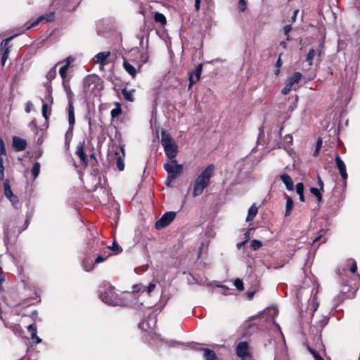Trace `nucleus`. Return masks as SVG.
Here are the masks:
<instances>
[{
    "mask_svg": "<svg viewBox=\"0 0 360 360\" xmlns=\"http://www.w3.org/2000/svg\"><path fill=\"white\" fill-rule=\"evenodd\" d=\"M214 172V165L210 164L196 177L193 184L192 195L193 197L199 196L203 193L204 190L209 186Z\"/></svg>",
    "mask_w": 360,
    "mask_h": 360,
    "instance_id": "1",
    "label": "nucleus"
},
{
    "mask_svg": "<svg viewBox=\"0 0 360 360\" xmlns=\"http://www.w3.org/2000/svg\"><path fill=\"white\" fill-rule=\"evenodd\" d=\"M99 297L105 304L111 306H121L124 301L115 292V288L109 283H103L100 286Z\"/></svg>",
    "mask_w": 360,
    "mask_h": 360,
    "instance_id": "2",
    "label": "nucleus"
},
{
    "mask_svg": "<svg viewBox=\"0 0 360 360\" xmlns=\"http://www.w3.org/2000/svg\"><path fill=\"white\" fill-rule=\"evenodd\" d=\"M80 1L81 0H52L51 8L54 11H51L49 15L46 14V22L54 20L53 15L56 12L59 13L63 10L75 11Z\"/></svg>",
    "mask_w": 360,
    "mask_h": 360,
    "instance_id": "3",
    "label": "nucleus"
},
{
    "mask_svg": "<svg viewBox=\"0 0 360 360\" xmlns=\"http://www.w3.org/2000/svg\"><path fill=\"white\" fill-rule=\"evenodd\" d=\"M161 144L166 156L169 159H176L178 153V145L172 136L165 130L161 131Z\"/></svg>",
    "mask_w": 360,
    "mask_h": 360,
    "instance_id": "4",
    "label": "nucleus"
},
{
    "mask_svg": "<svg viewBox=\"0 0 360 360\" xmlns=\"http://www.w3.org/2000/svg\"><path fill=\"white\" fill-rule=\"evenodd\" d=\"M169 160H171L170 162L165 163L164 165V168L168 174L167 186H169L170 183L177 178L183 170V165L178 164L176 159Z\"/></svg>",
    "mask_w": 360,
    "mask_h": 360,
    "instance_id": "5",
    "label": "nucleus"
},
{
    "mask_svg": "<svg viewBox=\"0 0 360 360\" xmlns=\"http://www.w3.org/2000/svg\"><path fill=\"white\" fill-rule=\"evenodd\" d=\"M24 30L21 31L20 33L15 34L5 39H4L1 42V64L4 66L9 57V54L11 52V46L9 45V42L14 39L15 37L22 33Z\"/></svg>",
    "mask_w": 360,
    "mask_h": 360,
    "instance_id": "6",
    "label": "nucleus"
},
{
    "mask_svg": "<svg viewBox=\"0 0 360 360\" xmlns=\"http://www.w3.org/2000/svg\"><path fill=\"white\" fill-rule=\"evenodd\" d=\"M141 13L143 16L145 22L152 19H154L155 22H166V18L159 12H154L149 8H141Z\"/></svg>",
    "mask_w": 360,
    "mask_h": 360,
    "instance_id": "7",
    "label": "nucleus"
},
{
    "mask_svg": "<svg viewBox=\"0 0 360 360\" xmlns=\"http://www.w3.org/2000/svg\"><path fill=\"white\" fill-rule=\"evenodd\" d=\"M302 75L300 72H295L292 76L289 77L287 79L285 86L282 89V94L284 95L288 94L292 89H296V86L300 81Z\"/></svg>",
    "mask_w": 360,
    "mask_h": 360,
    "instance_id": "8",
    "label": "nucleus"
},
{
    "mask_svg": "<svg viewBox=\"0 0 360 360\" xmlns=\"http://www.w3.org/2000/svg\"><path fill=\"white\" fill-rule=\"evenodd\" d=\"M176 212H165L161 218L155 223V228L157 229H162L167 226L175 218Z\"/></svg>",
    "mask_w": 360,
    "mask_h": 360,
    "instance_id": "9",
    "label": "nucleus"
},
{
    "mask_svg": "<svg viewBox=\"0 0 360 360\" xmlns=\"http://www.w3.org/2000/svg\"><path fill=\"white\" fill-rule=\"evenodd\" d=\"M202 64H199L196 68L190 73L188 89H191L194 84L199 81L202 73Z\"/></svg>",
    "mask_w": 360,
    "mask_h": 360,
    "instance_id": "10",
    "label": "nucleus"
},
{
    "mask_svg": "<svg viewBox=\"0 0 360 360\" xmlns=\"http://www.w3.org/2000/svg\"><path fill=\"white\" fill-rule=\"evenodd\" d=\"M110 56V51H103L97 53L94 58V61L95 63H98L101 65V68L106 65L108 63V58Z\"/></svg>",
    "mask_w": 360,
    "mask_h": 360,
    "instance_id": "11",
    "label": "nucleus"
},
{
    "mask_svg": "<svg viewBox=\"0 0 360 360\" xmlns=\"http://www.w3.org/2000/svg\"><path fill=\"white\" fill-rule=\"evenodd\" d=\"M323 47V44H320L318 49L314 50V49H311L309 50V51L307 56V58H306V60L309 63V65H312L314 58L316 56H317L318 57L321 56Z\"/></svg>",
    "mask_w": 360,
    "mask_h": 360,
    "instance_id": "12",
    "label": "nucleus"
},
{
    "mask_svg": "<svg viewBox=\"0 0 360 360\" xmlns=\"http://www.w3.org/2000/svg\"><path fill=\"white\" fill-rule=\"evenodd\" d=\"M335 162L336 165L340 171L341 177L344 181H346L347 178V173L346 170V166L345 162L342 161V160L340 158V157L337 155L335 157Z\"/></svg>",
    "mask_w": 360,
    "mask_h": 360,
    "instance_id": "13",
    "label": "nucleus"
},
{
    "mask_svg": "<svg viewBox=\"0 0 360 360\" xmlns=\"http://www.w3.org/2000/svg\"><path fill=\"white\" fill-rule=\"evenodd\" d=\"M236 354L239 357L244 358L249 355L248 345L246 342H240L236 347Z\"/></svg>",
    "mask_w": 360,
    "mask_h": 360,
    "instance_id": "14",
    "label": "nucleus"
},
{
    "mask_svg": "<svg viewBox=\"0 0 360 360\" xmlns=\"http://www.w3.org/2000/svg\"><path fill=\"white\" fill-rule=\"evenodd\" d=\"M27 146V142L25 139L18 136L13 138V147L16 151H22L25 150Z\"/></svg>",
    "mask_w": 360,
    "mask_h": 360,
    "instance_id": "15",
    "label": "nucleus"
},
{
    "mask_svg": "<svg viewBox=\"0 0 360 360\" xmlns=\"http://www.w3.org/2000/svg\"><path fill=\"white\" fill-rule=\"evenodd\" d=\"M76 154L80 158L84 166H87L88 165V158L84 151V143H79L77 146Z\"/></svg>",
    "mask_w": 360,
    "mask_h": 360,
    "instance_id": "16",
    "label": "nucleus"
},
{
    "mask_svg": "<svg viewBox=\"0 0 360 360\" xmlns=\"http://www.w3.org/2000/svg\"><path fill=\"white\" fill-rule=\"evenodd\" d=\"M68 123L71 127H74L75 124V108L73 105V101L68 102Z\"/></svg>",
    "mask_w": 360,
    "mask_h": 360,
    "instance_id": "17",
    "label": "nucleus"
},
{
    "mask_svg": "<svg viewBox=\"0 0 360 360\" xmlns=\"http://www.w3.org/2000/svg\"><path fill=\"white\" fill-rule=\"evenodd\" d=\"M281 180L285 185L287 190L293 191L294 184L291 177L288 174H283L280 176Z\"/></svg>",
    "mask_w": 360,
    "mask_h": 360,
    "instance_id": "18",
    "label": "nucleus"
},
{
    "mask_svg": "<svg viewBox=\"0 0 360 360\" xmlns=\"http://www.w3.org/2000/svg\"><path fill=\"white\" fill-rule=\"evenodd\" d=\"M123 68L132 78L136 77L137 74L136 69L126 60L123 62Z\"/></svg>",
    "mask_w": 360,
    "mask_h": 360,
    "instance_id": "19",
    "label": "nucleus"
},
{
    "mask_svg": "<svg viewBox=\"0 0 360 360\" xmlns=\"http://www.w3.org/2000/svg\"><path fill=\"white\" fill-rule=\"evenodd\" d=\"M201 351L203 352V357L205 360H217L216 353L207 348H201Z\"/></svg>",
    "mask_w": 360,
    "mask_h": 360,
    "instance_id": "20",
    "label": "nucleus"
},
{
    "mask_svg": "<svg viewBox=\"0 0 360 360\" xmlns=\"http://www.w3.org/2000/svg\"><path fill=\"white\" fill-rule=\"evenodd\" d=\"M4 195L7 198H10L13 195H15L11 188L10 182L8 179H5L4 181Z\"/></svg>",
    "mask_w": 360,
    "mask_h": 360,
    "instance_id": "21",
    "label": "nucleus"
},
{
    "mask_svg": "<svg viewBox=\"0 0 360 360\" xmlns=\"http://www.w3.org/2000/svg\"><path fill=\"white\" fill-rule=\"evenodd\" d=\"M27 330L30 334L32 340H36V343L41 342V340L37 336V329L34 324H30L27 326Z\"/></svg>",
    "mask_w": 360,
    "mask_h": 360,
    "instance_id": "22",
    "label": "nucleus"
},
{
    "mask_svg": "<svg viewBox=\"0 0 360 360\" xmlns=\"http://www.w3.org/2000/svg\"><path fill=\"white\" fill-rule=\"evenodd\" d=\"M258 212V208L252 205L248 210V216L246 217V221H250L254 219Z\"/></svg>",
    "mask_w": 360,
    "mask_h": 360,
    "instance_id": "23",
    "label": "nucleus"
},
{
    "mask_svg": "<svg viewBox=\"0 0 360 360\" xmlns=\"http://www.w3.org/2000/svg\"><path fill=\"white\" fill-rule=\"evenodd\" d=\"M293 200L290 196L286 197V205H285V216L288 217L290 216L291 214V212L293 209Z\"/></svg>",
    "mask_w": 360,
    "mask_h": 360,
    "instance_id": "24",
    "label": "nucleus"
},
{
    "mask_svg": "<svg viewBox=\"0 0 360 360\" xmlns=\"http://www.w3.org/2000/svg\"><path fill=\"white\" fill-rule=\"evenodd\" d=\"M12 238L11 231L9 230L8 227L4 229V243L5 245H7L10 242Z\"/></svg>",
    "mask_w": 360,
    "mask_h": 360,
    "instance_id": "25",
    "label": "nucleus"
},
{
    "mask_svg": "<svg viewBox=\"0 0 360 360\" xmlns=\"http://www.w3.org/2000/svg\"><path fill=\"white\" fill-rule=\"evenodd\" d=\"M40 170V165L39 162H35L32 168V174L33 175L34 179H36L39 174Z\"/></svg>",
    "mask_w": 360,
    "mask_h": 360,
    "instance_id": "26",
    "label": "nucleus"
},
{
    "mask_svg": "<svg viewBox=\"0 0 360 360\" xmlns=\"http://www.w3.org/2000/svg\"><path fill=\"white\" fill-rule=\"evenodd\" d=\"M122 94L124 96V98L127 100V101H133L134 100V98H133V94H132V92L130 91H128L126 89H124L122 91Z\"/></svg>",
    "mask_w": 360,
    "mask_h": 360,
    "instance_id": "27",
    "label": "nucleus"
},
{
    "mask_svg": "<svg viewBox=\"0 0 360 360\" xmlns=\"http://www.w3.org/2000/svg\"><path fill=\"white\" fill-rule=\"evenodd\" d=\"M310 192L316 197L318 202L321 201L322 195H321L319 189H318L316 188H311Z\"/></svg>",
    "mask_w": 360,
    "mask_h": 360,
    "instance_id": "28",
    "label": "nucleus"
},
{
    "mask_svg": "<svg viewBox=\"0 0 360 360\" xmlns=\"http://www.w3.org/2000/svg\"><path fill=\"white\" fill-rule=\"evenodd\" d=\"M116 166L120 171H123L124 169V160L122 157L119 156L116 160Z\"/></svg>",
    "mask_w": 360,
    "mask_h": 360,
    "instance_id": "29",
    "label": "nucleus"
},
{
    "mask_svg": "<svg viewBox=\"0 0 360 360\" xmlns=\"http://www.w3.org/2000/svg\"><path fill=\"white\" fill-rule=\"evenodd\" d=\"M8 199L15 209L19 208V200L16 195H13L12 197Z\"/></svg>",
    "mask_w": 360,
    "mask_h": 360,
    "instance_id": "30",
    "label": "nucleus"
},
{
    "mask_svg": "<svg viewBox=\"0 0 360 360\" xmlns=\"http://www.w3.org/2000/svg\"><path fill=\"white\" fill-rule=\"evenodd\" d=\"M262 245V243L257 239H254L251 241L250 246L254 250H257Z\"/></svg>",
    "mask_w": 360,
    "mask_h": 360,
    "instance_id": "31",
    "label": "nucleus"
},
{
    "mask_svg": "<svg viewBox=\"0 0 360 360\" xmlns=\"http://www.w3.org/2000/svg\"><path fill=\"white\" fill-rule=\"evenodd\" d=\"M132 288H133V291L134 292H143L146 291V286H144L142 284L134 285Z\"/></svg>",
    "mask_w": 360,
    "mask_h": 360,
    "instance_id": "32",
    "label": "nucleus"
},
{
    "mask_svg": "<svg viewBox=\"0 0 360 360\" xmlns=\"http://www.w3.org/2000/svg\"><path fill=\"white\" fill-rule=\"evenodd\" d=\"M94 78L92 77H87L84 80V87L85 89H89L91 84H94Z\"/></svg>",
    "mask_w": 360,
    "mask_h": 360,
    "instance_id": "33",
    "label": "nucleus"
},
{
    "mask_svg": "<svg viewBox=\"0 0 360 360\" xmlns=\"http://www.w3.org/2000/svg\"><path fill=\"white\" fill-rule=\"evenodd\" d=\"M234 285L238 290H243L244 289L243 281L240 278L235 280Z\"/></svg>",
    "mask_w": 360,
    "mask_h": 360,
    "instance_id": "34",
    "label": "nucleus"
},
{
    "mask_svg": "<svg viewBox=\"0 0 360 360\" xmlns=\"http://www.w3.org/2000/svg\"><path fill=\"white\" fill-rule=\"evenodd\" d=\"M68 68L69 67L65 65H63V66L60 67V68L59 70V74L63 79H64L66 77V73H67V70H68Z\"/></svg>",
    "mask_w": 360,
    "mask_h": 360,
    "instance_id": "35",
    "label": "nucleus"
},
{
    "mask_svg": "<svg viewBox=\"0 0 360 360\" xmlns=\"http://www.w3.org/2000/svg\"><path fill=\"white\" fill-rule=\"evenodd\" d=\"M109 255H107L105 256L104 255H98L94 260V264H99L101 262H104L108 257Z\"/></svg>",
    "mask_w": 360,
    "mask_h": 360,
    "instance_id": "36",
    "label": "nucleus"
},
{
    "mask_svg": "<svg viewBox=\"0 0 360 360\" xmlns=\"http://www.w3.org/2000/svg\"><path fill=\"white\" fill-rule=\"evenodd\" d=\"M121 108L120 107L112 109L110 112V115L112 118H115L121 114Z\"/></svg>",
    "mask_w": 360,
    "mask_h": 360,
    "instance_id": "37",
    "label": "nucleus"
},
{
    "mask_svg": "<svg viewBox=\"0 0 360 360\" xmlns=\"http://www.w3.org/2000/svg\"><path fill=\"white\" fill-rule=\"evenodd\" d=\"M2 155H6V148L3 139L0 138V157Z\"/></svg>",
    "mask_w": 360,
    "mask_h": 360,
    "instance_id": "38",
    "label": "nucleus"
},
{
    "mask_svg": "<svg viewBox=\"0 0 360 360\" xmlns=\"http://www.w3.org/2000/svg\"><path fill=\"white\" fill-rule=\"evenodd\" d=\"M296 192L298 195L304 193V184L302 183L297 184Z\"/></svg>",
    "mask_w": 360,
    "mask_h": 360,
    "instance_id": "39",
    "label": "nucleus"
},
{
    "mask_svg": "<svg viewBox=\"0 0 360 360\" xmlns=\"http://www.w3.org/2000/svg\"><path fill=\"white\" fill-rule=\"evenodd\" d=\"M309 351L314 356L315 360H324L314 349L309 348Z\"/></svg>",
    "mask_w": 360,
    "mask_h": 360,
    "instance_id": "40",
    "label": "nucleus"
},
{
    "mask_svg": "<svg viewBox=\"0 0 360 360\" xmlns=\"http://www.w3.org/2000/svg\"><path fill=\"white\" fill-rule=\"evenodd\" d=\"M73 128L71 127L70 125H69V128L65 134V139L68 141V139H71L72 137V133H73Z\"/></svg>",
    "mask_w": 360,
    "mask_h": 360,
    "instance_id": "41",
    "label": "nucleus"
},
{
    "mask_svg": "<svg viewBox=\"0 0 360 360\" xmlns=\"http://www.w3.org/2000/svg\"><path fill=\"white\" fill-rule=\"evenodd\" d=\"M247 4L245 0H239L238 8L241 11H244L246 9Z\"/></svg>",
    "mask_w": 360,
    "mask_h": 360,
    "instance_id": "42",
    "label": "nucleus"
},
{
    "mask_svg": "<svg viewBox=\"0 0 360 360\" xmlns=\"http://www.w3.org/2000/svg\"><path fill=\"white\" fill-rule=\"evenodd\" d=\"M65 91H66V94H67L68 102H70V101H72V94H72L70 88V87H65Z\"/></svg>",
    "mask_w": 360,
    "mask_h": 360,
    "instance_id": "43",
    "label": "nucleus"
},
{
    "mask_svg": "<svg viewBox=\"0 0 360 360\" xmlns=\"http://www.w3.org/2000/svg\"><path fill=\"white\" fill-rule=\"evenodd\" d=\"M4 167L3 158H2V157H0V178L1 179H3L4 176Z\"/></svg>",
    "mask_w": 360,
    "mask_h": 360,
    "instance_id": "44",
    "label": "nucleus"
},
{
    "mask_svg": "<svg viewBox=\"0 0 360 360\" xmlns=\"http://www.w3.org/2000/svg\"><path fill=\"white\" fill-rule=\"evenodd\" d=\"M149 59V56L147 52L143 53L141 56V60L142 64H144L148 62Z\"/></svg>",
    "mask_w": 360,
    "mask_h": 360,
    "instance_id": "45",
    "label": "nucleus"
},
{
    "mask_svg": "<svg viewBox=\"0 0 360 360\" xmlns=\"http://www.w3.org/2000/svg\"><path fill=\"white\" fill-rule=\"evenodd\" d=\"M110 249H111L113 251H118V252H120V245L115 242L114 241L112 243V246H109L108 247Z\"/></svg>",
    "mask_w": 360,
    "mask_h": 360,
    "instance_id": "46",
    "label": "nucleus"
},
{
    "mask_svg": "<svg viewBox=\"0 0 360 360\" xmlns=\"http://www.w3.org/2000/svg\"><path fill=\"white\" fill-rule=\"evenodd\" d=\"M155 283H150L148 286H146V291L148 292V294H150L153 290L155 288Z\"/></svg>",
    "mask_w": 360,
    "mask_h": 360,
    "instance_id": "47",
    "label": "nucleus"
},
{
    "mask_svg": "<svg viewBox=\"0 0 360 360\" xmlns=\"http://www.w3.org/2000/svg\"><path fill=\"white\" fill-rule=\"evenodd\" d=\"M32 107H33L32 103L30 101H28V102L26 103V106H25V112H26L27 113H29V112L32 110Z\"/></svg>",
    "mask_w": 360,
    "mask_h": 360,
    "instance_id": "48",
    "label": "nucleus"
},
{
    "mask_svg": "<svg viewBox=\"0 0 360 360\" xmlns=\"http://www.w3.org/2000/svg\"><path fill=\"white\" fill-rule=\"evenodd\" d=\"M315 294H316V292ZM312 303H313V307H314L313 312H314L318 309V307H319V303L316 301V295H314Z\"/></svg>",
    "mask_w": 360,
    "mask_h": 360,
    "instance_id": "49",
    "label": "nucleus"
},
{
    "mask_svg": "<svg viewBox=\"0 0 360 360\" xmlns=\"http://www.w3.org/2000/svg\"><path fill=\"white\" fill-rule=\"evenodd\" d=\"M291 29H292L291 25H287L286 26H285L283 28V32H284L285 35H288V34L291 30Z\"/></svg>",
    "mask_w": 360,
    "mask_h": 360,
    "instance_id": "50",
    "label": "nucleus"
},
{
    "mask_svg": "<svg viewBox=\"0 0 360 360\" xmlns=\"http://www.w3.org/2000/svg\"><path fill=\"white\" fill-rule=\"evenodd\" d=\"M281 65H282V62H281V58H279L278 59V60L276 61V68H278V69H277V70H276V75H278V72H279V71H280L279 68H280V67L281 66Z\"/></svg>",
    "mask_w": 360,
    "mask_h": 360,
    "instance_id": "51",
    "label": "nucleus"
},
{
    "mask_svg": "<svg viewBox=\"0 0 360 360\" xmlns=\"http://www.w3.org/2000/svg\"><path fill=\"white\" fill-rule=\"evenodd\" d=\"M65 65H68V67L70 66V63L74 61V58L71 56H69L66 59H65Z\"/></svg>",
    "mask_w": 360,
    "mask_h": 360,
    "instance_id": "52",
    "label": "nucleus"
},
{
    "mask_svg": "<svg viewBox=\"0 0 360 360\" xmlns=\"http://www.w3.org/2000/svg\"><path fill=\"white\" fill-rule=\"evenodd\" d=\"M318 184L320 186V189L323 191L324 184L319 176H318Z\"/></svg>",
    "mask_w": 360,
    "mask_h": 360,
    "instance_id": "53",
    "label": "nucleus"
},
{
    "mask_svg": "<svg viewBox=\"0 0 360 360\" xmlns=\"http://www.w3.org/2000/svg\"><path fill=\"white\" fill-rule=\"evenodd\" d=\"M357 270V266L356 263H354L352 266L350 267V271L353 274L356 273Z\"/></svg>",
    "mask_w": 360,
    "mask_h": 360,
    "instance_id": "54",
    "label": "nucleus"
},
{
    "mask_svg": "<svg viewBox=\"0 0 360 360\" xmlns=\"http://www.w3.org/2000/svg\"><path fill=\"white\" fill-rule=\"evenodd\" d=\"M28 224H29V219H27L25 221V225H24V227L21 229H19L18 230V233H20V232H22L23 230L26 229L28 226Z\"/></svg>",
    "mask_w": 360,
    "mask_h": 360,
    "instance_id": "55",
    "label": "nucleus"
},
{
    "mask_svg": "<svg viewBox=\"0 0 360 360\" xmlns=\"http://www.w3.org/2000/svg\"><path fill=\"white\" fill-rule=\"evenodd\" d=\"M42 106H41V114L44 117H45V101L42 99Z\"/></svg>",
    "mask_w": 360,
    "mask_h": 360,
    "instance_id": "56",
    "label": "nucleus"
},
{
    "mask_svg": "<svg viewBox=\"0 0 360 360\" xmlns=\"http://www.w3.org/2000/svg\"><path fill=\"white\" fill-rule=\"evenodd\" d=\"M322 145V139L321 138H319L316 142V148L321 149Z\"/></svg>",
    "mask_w": 360,
    "mask_h": 360,
    "instance_id": "57",
    "label": "nucleus"
},
{
    "mask_svg": "<svg viewBox=\"0 0 360 360\" xmlns=\"http://www.w3.org/2000/svg\"><path fill=\"white\" fill-rule=\"evenodd\" d=\"M247 243V240L243 241V242H240V243H237L236 245V247L238 249H240L243 245H244L245 243Z\"/></svg>",
    "mask_w": 360,
    "mask_h": 360,
    "instance_id": "58",
    "label": "nucleus"
},
{
    "mask_svg": "<svg viewBox=\"0 0 360 360\" xmlns=\"http://www.w3.org/2000/svg\"><path fill=\"white\" fill-rule=\"evenodd\" d=\"M322 237V234H319L313 240V243L315 244L316 242H318Z\"/></svg>",
    "mask_w": 360,
    "mask_h": 360,
    "instance_id": "59",
    "label": "nucleus"
},
{
    "mask_svg": "<svg viewBox=\"0 0 360 360\" xmlns=\"http://www.w3.org/2000/svg\"><path fill=\"white\" fill-rule=\"evenodd\" d=\"M200 0H195V6L197 10L200 8Z\"/></svg>",
    "mask_w": 360,
    "mask_h": 360,
    "instance_id": "60",
    "label": "nucleus"
},
{
    "mask_svg": "<svg viewBox=\"0 0 360 360\" xmlns=\"http://www.w3.org/2000/svg\"><path fill=\"white\" fill-rule=\"evenodd\" d=\"M298 13H299L298 10L294 11L293 15L291 17L292 21H295V18Z\"/></svg>",
    "mask_w": 360,
    "mask_h": 360,
    "instance_id": "61",
    "label": "nucleus"
},
{
    "mask_svg": "<svg viewBox=\"0 0 360 360\" xmlns=\"http://www.w3.org/2000/svg\"><path fill=\"white\" fill-rule=\"evenodd\" d=\"M299 198L301 202H304L305 199H304V193L300 194Z\"/></svg>",
    "mask_w": 360,
    "mask_h": 360,
    "instance_id": "62",
    "label": "nucleus"
},
{
    "mask_svg": "<svg viewBox=\"0 0 360 360\" xmlns=\"http://www.w3.org/2000/svg\"><path fill=\"white\" fill-rule=\"evenodd\" d=\"M250 231H248L245 233V236L246 238V240L247 241L248 240L249 238H250Z\"/></svg>",
    "mask_w": 360,
    "mask_h": 360,
    "instance_id": "63",
    "label": "nucleus"
},
{
    "mask_svg": "<svg viewBox=\"0 0 360 360\" xmlns=\"http://www.w3.org/2000/svg\"><path fill=\"white\" fill-rule=\"evenodd\" d=\"M319 151H320V149L316 148V149L314 152V156H317L319 153Z\"/></svg>",
    "mask_w": 360,
    "mask_h": 360,
    "instance_id": "64",
    "label": "nucleus"
}]
</instances>
